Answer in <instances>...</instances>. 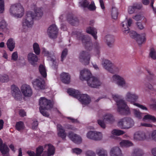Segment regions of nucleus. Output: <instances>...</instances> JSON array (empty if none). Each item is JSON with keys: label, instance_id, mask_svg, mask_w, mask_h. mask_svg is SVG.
I'll return each mask as SVG.
<instances>
[{"label": "nucleus", "instance_id": "nucleus-4", "mask_svg": "<svg viewBox=\"0 0 156 156\" xmlns=\"http://www.w3.org/2000/svg\"><path fill=\"white\" fill-rule=\"evenodd\" d=\"M23 9L19 3L12 5L10 9L11 14L18 17H22L23 15Z\"/></svg>", "mask_w": 156, "mask_h": 156}, {"label": "nucleus", "instance_id": "nucleus-63", "mask_svg": "<svg viewBox=\"0 0 156 156\" xmlns=\"http://www.w3.org/2000/svg\"><path fill=\"white\" fill-rule=\"evenodd\" d=\"M88 9L91 10H94L96 9V7L94 2H91L90 5H89L87 7Z\"/></svg>", "mask_w": 156, "mask_h": 156}, {"label": "nucleus", "instance_id": "nucleus-45", "mask_svg": "<svg viewBox=\"0 0 156 156\" xmlns=\"http://www.w3.org/2000/svg\"><path fill=\"white\" fill-rule=\"evenodd\" d=\"M111 14L112 17L113 19L116 20L117 19L118 12L117 9L115 7H112Z\"/></svg>", "mask_w": 156, "mask_h": 156}, {"label": "nucleus", "instance_id": "nucleus-24", "mask_svg": "<svg viewBox=\"0 0 156 156\" xmlns=\"http://www.w3.org/2000/svg\"><path fill=\"white\" fill-rule=\"evenodd\" d=\"M105 42L107 45L110 48H112L113 46L115 40L113 36L110 35H106L105 38Z\"/></svg>", "mask_w": 156, "mask_h": 156}, {"label": "nucleus", "instance_id": "nucleus-51", "mask_svg": "<svg viewBox=\"0 0 156 156\" xmlns=\"http://www.w3.org/2000/svg\"><path fill=\"white\" fill-rule=\"evenodd\" d=\"M44 150L43 147L42 146H40L36 149V156H41V154Z\"/></svg>", "mask_w": 156, "mask_h": 156}, {"label": "nucleus", "instance_id": "nucleus-30", "mask_svg": "<svg viewBox=\"0 0 156 156\" xmlns=\"http://www.w3.org/2000/svg\"><path fill=\"white\" fill-rule=\"evenodd\" d=\"M57 127L58 136L61 137L62 139H65L66 136V134L65 132V130L63 128L62 126L60 124H58Z\"/></svg>", "mask_w": 156, "mask_h": 156}, {"label": "nucleus", "instance_id": "nucleus-10", "mask_svg": "<svg viewBox=\"0 0 156 156\" xmlns=\"http://www.w3.org/2000/svg\"><path fill=\"white\" fill-rule=\"evenodd\" d=\"M79 58L81 62L85 65H87L89 63L90 55L88 52L83 51L80 53Z\"/></svg>", "mask_w": 156, "mask_h": 156}, {"label": "nucleus", "instance_id": "nucleus-49", "mask_svg": "<svg viewBox=\"0 0 156 156\" xmlns=\"http://www.w3.org/2000/svg\"><path fill=\"white\" fill-rule=\"evenodd\" d=\"M149 56L153 59H156V51L153 48L151 49Z\"/></svg>", "mask_w": 156, "mask_h": 156}, {"label": "nucleus", "instance_id": "nucleus-56", "mask_svg": "<svg viewBox=\"0 0 156 156\" xmlns=\"http://www.w3.org/2000/svg\"><path fill=\"white\" fill-rule=\"evenodd\" d=\"M68 51L67 49H65L62 51L61 55V61H63L64 58H65L67 54Z\"/></svg>", "mask_w": 156, "mask_h": 156}, {"label": "nucleus", "instance_id": "nucleus-37", "mask_svg": "<svg viewBox=\"0 0 156 156\" xmlns=\"http://www.w3.org/2000/svg\"><path fill=\"white\" fill-rule=\"evenodd\" d=\"M96 153L98 156H108L107 151L103 148L97 149Z\"/></svg>", "mask_w": 156, "mask_h": 156}, {"label": "nucleus", "instance_id": "nucleus-22", "mask_svg": "<svg viewBox=\"0 0 156 156\" xmlns=\"http://www.w3.org/2000/svg\"><path fill=\"white\" fill-rule=\"evenodd\" d=\"M0 151L3 156H10L9 154V149L7 146L5 144H3V141L0 138Z\"/></svg>", "mask_w": 156, "mask_h": 156}, {"label": "nucleus", "instance_id": "nucleus-57", "mask_svg": "<svg viewBox=\"0 0 156 156\" xmlns=\"http://www.w3.org/2000/svg\"><path fill=\"white\" fill-rule=\"evenodd\" d=\"M4 10V0H0V13H2Z\"/></svg>", "mask_w": 156, "mask_h": 156}, {"label": "nucleus", "instance_id": "nucleus-2", "mask_svg": "<svg viewBox=\"0 0 156 156\" xmlns=\"http://www.w3.org/2000/svg\"><path fill=\"white\" fill-rule=\"evenodd\" d=\"M40 107L39 110L41 113L44 116L48 117L49 114L44 110H49L53 107V103L50 100L44 97L41 98L39 101Z\"/></svg>", "mask_w": 156, "mask_h": 156}, {"label": "nucleus", "instance_id": "nucleus-25", "mask_svg": "<svg viewBox=\"0 0 156 156\" xmlns=\"http://www.w3.org/2000/svg\"><path fill=\"white\" fill-rule=\"evenodd\" d=\"M110 154V156H122L121 150L119 147H116L111 148Z\"/></svg>", "mask_w": 156, "mask_h": 156}, {"label": "nucleus", "instance_id": "nucleus-18", "mask_svg": "<svg viewBox=\"0 0 156 156\" xmlns=\"http://www.w3.org/2000/svg\"><path fill=\"white\" fill-rule=\"evenodd\" d=\"M34 87L40 89H44L45 87V82L42 79H36L33 83Z\"/></svg>", "mask_w": 156, "mask_h": 156}, {"label": "nucleus", "instance_id": "nucleus-8", "mask_svg": "<svg viewBox=\"0 0 156 156\" xmlns=\"http://www.w3.org/2000/svg\"><path fill=\"white\" fill-rule=\"evenodd\" d=\"M112 80L116 82L119 86L124 87H128L129 84L127 83L124 79L121 76L117 75H114L112 77Z\"/></svg>", "mask_w": 156, "mask_h": 156}, {"label": "nucleus", "instance_id": "nucleus-26", "mask_svg": "<svg viewBox=\"0 0 156 156\" xmlns=\"http://www.w3.org/2000/svg\"><path fill=\"white\" fill-rule=\"evenodd\" d=\"M28 60L31 65L34 66L38 61L37 56L33 53H30L28 55Z\"/></svg>", "mask_w": 156, "mask_h": 156}, {"label": "nucleus", "instance_id": "nucleus-6", "mask_svg": "<svg viewBox=\"0 0 156 156\" xmlns=\"http://www.w3.org/2000/svg\"><path fill=\"white\" fill-rule=\"evenodd\" d=\"M32 12L31 11L27 12L25 18L23 20L22 25L23 27H31L33 25V19L34 18Z\"/></svg>", "mask_w": 156, "mask_h": 156}, {"label": "nucleus", "instance_id": "nucleus-21", "mask_svg": "<svg viewBox=\"0 0 156 156\" xmlns=\"http://www.w3.org/2000/svg\"><path fill=\"white\" fill-rule=\"evenodd\" d=\"M78 99L83 105H88L91 101L90 98L87 94H80L79 98Z\"/></svg>", "mask_w": 156, "mask_h": 156}, {"label": "nucleus", "instance_id": "nucleus-41", "mask_svg": "<svg viewBox=\"0 0 156 156\" xmlns=\"http://www.w3.org/2000/svg\"><path fill=\"white\" fill-rule=\"evenodd\" d=\"M94 49L97 54H99L100 52L101 46L98 41L96 40L94 43Z\"/></svg>", "mask_w": 156, "mask_h": 156}, {"label": "nucleus", "instance_id": "nucleus-55", "mask_svg": "<svg viewBox=\"0 0 156 156\" xmlns=\"http://www.w3.org/2000/svg\"><path fill=\"white\" fill-rule=\"evenodd\" d=\"M105 122L103 119H99L98 120V123L101 127L105 129L106 127V125L105 123Z\"/></svg>", "mask_w": 156, "mask_h": 156}, {"label": "nucleus", "instance_id": "nucleus-16", "mask_svg": "<svg viewBox=\"0 0 156 156\" xmlns=\"http://www.w3.org/2000/svg\"><path fill=\"white\" fill-rule=\"evenodd\" d=\"M68 136L71 140L76 144H80L82 142L81 137L72 132H69Z\"/></svg>", "mask_w": 156, "mask_h": 156}, {"label": "nucleus", "instance_id": "nucleus-13", "mask_svg": "<svg viewBox=\"0 0 156 156\" xmlns=\"http://www.w3.org/2000/svg\"><path fill=\"white\" fill-rule=\"evenodd\" d=\"M147 132L143 131H138L136 132L134 135V138L137 140H143L146 139L148 136Z\"/></svg>", "mask_w": 156, "mask_h": 156}, {"label": "nucleus", "instance_id": "nucleus-46", "mask_svg": "<svg viewBox=\"0 0 156 156\" xmlns=\"http://www.w3.org/2000/svg\"><path fill=\"white\" fill-rule=\"evenodd\" d=\"M133 154L135 156H142L144 153L141 150L136 148L134 150Z\"/></svg>", "mask_w": 156, "mask_h": 156}, {"label": "nucleus", "instance_id": "nucleus-44", "mask_svg": "<svg viewBox=\"0 0 156 156\" xmlns=\"http://www.w3.org/2000/svg\"><path fill=\"white\" fill-rule=\"evenodd\" d=\"M33 49L34 52L37 55H38L40 53V49L39 45L37 43H35L33 45Z\"/></svg>", "mask_w": 156, "mask_h": 156}, {"label": "nucleus", "instance_id": "nucleus-42", "mask_svg": "<svg viewBox=\"0 0 156 156\" xmlns=\"http://www.w3.org/2000/svg\"><path fill=\"white\" fill-rule=\"evenodd\" d=\"M39 69L41 75L44 77L47 76V73L46 69L42 65H41L39 67Z\"/></svg>", "mask_w": 156, "mask_h": 156}, {"label": "nucleus", "instance_id": "nucleus-15", "mask_svg": "<svg viewBox=\"0 0 156 156\" xmlns=\"http://www.w3.org/2000/svg\"><path fill=\"white\" fill-rule=\"evenodd\" d=\"M21 91L25 97H30L32 94L33 92L31 87L27 84H24L22 86Z\"/></svg>", "mask_w": 156, "mask_h": 156}, {"label": "nucleus", "instance_id": "nucleus-12", "mask_svg": "<svg viewBox=\"0 0 156 156\" xmlns=\"http://www.w3.org/2000/svg\"><path fill=\"white\" fill-rule=\"evenodd\" d=\"M12 94L15 99L18 101H20L22 98V95L19 88L15 85L11 87Z\"/></svg>", "mask_w": 156, "mask_h": 156}, {"label": "nucleus", "instance_id": "nucleus-34", "mask_svg": "<svg viewBox=\"0 0 156 156\" xmlns=\"http://www.w3.org/2000/svg\"><path fill=\"white\" fill-rule=\"evenodd\" d=\"M67 92L70 95L78 98L80 94V92L78 90L72 88H69L67 90Z\"/></svg>", "mask_w": 156, "mask_h": 156}, {"label": "nucleus", "instance_id": "nucleus-17", "mask_svg": "<svg viewBox=\"0 0 156 156\" xmlns=\"http://www.w3.org/2000/svg\"><path fill=\"white\" fill-rule=\"evenodd\" d=\"M132 20L131 19H129L123 22L122 23V26L123 28L122 32L123 34H127L129 33V27H130L132 23Z\"/></svg>", "mask_w": 156, "mask_h": 156}, {"label": "nucleus", "instance_id": "nucleus-52", "mask_svg": "<svg viewBox=\"0 0 156 156\" xmlns=\"http://www.w3.org/2000/svg\"><path fill=\"white\" fill-rule=\"evenodd\" d=\"M7 24L4 20H2L0 22V29L2 30L3 31L6 29Z\"/></svg>", "mask_w": 156, "mask_h": 156}, {"label": "nucleus", "instance_id": "nucleus-9", "mask_svg": "<svg viewBox=\"0 0 156 156\" xmlns=\"http://www.w3.org/2000/svg\"><path fill=\"white\" fill-rule=\"evenodd\" d=\"M87 136L88 139L96 141L101 140L102 138V135L101 133L92 131L88 132Z\"/></svg>", "mask_w": 156, "mask_h": 156}, {"label": "nucleus", "instance_id": "nucleus-32", "mask_svg": "<svg viewBox=\"0 0 156 156\" xmlns=\"http://www.w3.org/2000/svg\"><path fill=\"white\" fill-rule=\"evenodd\" d=\"M67 20L70 24L73 25L77 24L79 22L78 18L73 15H70L68 16Z\"/></svg>", "mask_w": 156, "mask_h": 156}, {"label": "nucleus", "instance_id": "nucleus-50", "mask_svg": "<svg viewBox=\"0 0 156 156\" xmlns=\"http://www.w3.org/2000/svg\"><path fill=\"white\" fill-rule=\"evenodd\" d=\"M16 126V129L19 131L23 129L24 128L23 123L21 121L17 122Z\"/></svg>", "mask_w": 156, "mask_h": 156}, {"label": "nucleus", "instance_id": "nucleus-7", "mask_svg": "<svg viewBox=\"0 0 156 156\" xmlns=\"http://www.w3.org/2000/svg\"><path fill=\"white\" fill-rule=\"evenodd\" d=\"M87 81L88 85L92 88H98L101 84V82L98 78L92 76Z\"/></svg>", "mask_w": 156, "mask_h": 156}, {"label": "nucleus", "instance_id": "nucleus-31", "mask_svg": "<svg viewBox=\"0 0 156 156\" xmlns=\"http://www.w3.org/2000/svg\"><path fill=\"white\" fill-rule=\"evenodd\" d=\"M61 78L63 83L69 84L70 81V76L69 73H63L61 74Z\"/></svg>", "mask_w": 156, "mask_h": 156}, {"label": "nucleus", "instance_id": "nucleus-19", "mask_svg": "<svg viewBox=\"0 0 156 156\" xmlns=\"http://www.w3.org/2000/svg\"><path fill=\"white\" fill-rule=\"evenodd\" d=\"M43 54L48 57V60H50L52 63L53 65L52 67L55 69H57L58 66V63L56 62L55 58L51 57L50 56L51 55V53L49 52L48 51L44 49L43 51Z\"/></svg>", "mask_w": 156, "mask_h": 156}, {"label": "nucleus", "instance_id": "nucleus-59", "mask_svg": "<svg viewBox=\"0 0 156 156\" xmlns=\"http://www.w3.org/2000/svg\"><path fill=\"white\" fill-rule=\"evenodd\" d=\"M73 152L77 154H80L82 152V150L78 148H75L72 149Z\"/></svg>", "mask_w": 156, "mask_h": 156}, {"label": "nucleus", "instance_id": "nucleus-53", "mask_svg": "<svg viewBox=\"0 0 156 156\" xmlns=\"http://www.w3.org/2000/svg\"><path fill=\"white\" fill-rule=\"evenodd\" d=\"M80 6L84 8L87 7L89 4V2L87 0H83L79 2Z\"/></svg>", "mask_w": 156, "mask_h": 156}, {"label": "nucleus", "instance_id": "nucleus-43", "mask_svg": "<svg viewBox=\"0 0 156 156\" xmlns=\"http://www.w3.org/2000/svg\"><path fill=\"white\" fill-rule=\"evenodd\" d=\"M9 81V76L6 74H0V82L2 83L7 82Z\"/></svg>", "mask_w": 156, "mask_h": 156}, {"label": "nucleus", "instance_id": "nucleus-1", "mask_svg": "<svg viewBox=\"0 0 156 156\" xmlns=\"http://www.w3.org/2000/svg\"><path fill=\"white\" fill-rule=\"evenodd\" d=\"M113 99L116 102L118 108L117 111L121 115L130 114V111L125 101L121 99L120 96L118 95H112Z\"/></svg>", "mask_w": 156, "mask_h": 156}, {"label": "nucleus", "instance_id": "nucleus-14", "mask_svg": "<svg viewBox=\"0 0 156 156\" xmlns=\"http://www.w3.org/2000/svg\"><path fill=\"white\" fill-rule=\"evenodd\" d=\"M138 96L136 94L130 92H128L126 95V100L134 105V104L136 103L135 102L138 100Z\"/></svg>", "mask_w": 156, "mask_h": 156}, {"label": "nucleus", "instance_id": "nucleus-27", "mask_svg": "<svg viewBox=\"0 0 156 156\" xmlns=\"http://www.w3.org/2000/svg\"><path fill=\"white\" fill-rule=\"evenodd\" d=\"M102 65L104 68L109 72L112 71V69L113 64L109 60H104L102 62Z\"/></svg>", "mask_w": 156, "mask_h": 156}, {"label": "nucleus", "instance_id": "nucleus-62", "mask_svg": "<svg viewBox=\"0 0 156 156\" xmlns=\"http://www.w3.org/2000/svg\"><path fill=\"white\" fill-rule=\"evenodd\" d=\"M139 34H138L136 33L135 31H131L129 33L130 36L132 38H133L134 39H135L137 35H138Z\"/></svg>", "mask_w": 156, "mask_h": 156}, {"label": "nucleus", "instance_id": "nucleus-58", "mask_svg": "<svg viewBox=\"0 0 156 156\" xmlns=\"http://www.w3.org/2000/svg\"><path fill=\"white\" fill-rule=\"evenodd\" d=\"M86 156H96V154L92 151L88 150L85 152Z\"/></svg>", "mask_w": 156, "mask_h": 156}, {"label": "nucleus", "instance_id": "nucleus-36", "mask_svg": "<svg viewBox=\"0 0 156 156\" xmlns=\"http://www.w3.org/2000/svg\"><path fill=\"white\" fill-rule=\"evenodd\" d=\"M104 120L106 123H112L115 121V119L113 115L110 114L106 115L104 117Z\"/></svg>", "mask_w": 156, "mask_h": 156}, {"label": "nucleus", "instance_id": "nucleus-47", "mask_svg": "<svg viewBox=\"0 0 156 156\" xmlns=\"http://www.w3.org/2000/svg\"><path fill=\"white\" fill-rule=\"evenodd\" d=\"M133 113L135 117L138 119H141L143 116V114L141 113L140 111L136 109H134L133 110Z\"/></svg>", "mask_w": 156, "mask_h": 156}, {"label": "nucleus", "instance_id": "nucleus-40", "mask_svg": "<svg viewBox=\"0 0 156 156\" xmlns=\"http://www.w3.org/2000/svg\"><path fill=\"white\" fill-rule=\"evenodd\" d=\"M144 121L151 120L154 122H156V118L154 116L149 114H147L145 115L143 118Z\"/></svg>", "mask_w": 156, "mask_h": 156}, {"label": "nucleus", "instance_id": "nucleus-48", "mask_svg": "<svg viewBox=\"0 0 156 156\" xmlns=\"http://www.w3.org/2000/svg\"><path fill=\"white\" fill-rule=\"evenodd\" d=\"M125 132L121 130L114 129L112 131V133L113 135L119 136L124 134Z\"/></svg>", "mask_w": 156, "mask_h": 156}, {"label": "nucleus", "instance_id": "nucleus-64", "mask_svg": "<svg viewBox=\"0 0 156 156\" xmlns=\"http://www.w3.org/2000/svg\"><path fill=\"white\" fill-rule=\"evenodd\" d=\"M18 56L17 52L16 51L13 52L12 55V59L14 61H16L18 58Z\"/></svg>", "mask_w": 156, "mask_h": 156}, {"label": "nucleus", "instance_id": "nucleus-38", "mask_svg": "<svg viewBox=\"0 0 156 156\" xmlns=\"http://www.w3.org/2000/svg\"><path fill=\"white\" fill-rule=\"evenodd\" d=\"M120 146L122 147H128L133 145L131 141L126 140H122L119 143Z\"/></svg>", "mask_w": 156, "mask_h": 156}, {"label": "nucleus", "instance_id": "nucleus-54", "mask_svg": "<svg viewBox=\"0 0 156 156\" xmlns=\"http://www.w3.org/2000/svg\"><path fill=\"white\" fill-rule=\"evenodd\" d=\"M147 71L149 75L147 78L148 80H152L155 79L156 76L151 72L148 70H147Z\"/></svg>", "mask_w": 156, "mask_h": 156}, {"label": "nucleus", "instance_id": "nucleus-29", "mask_svg": "<svg viewBox=\"0 0 156 156\" xmlns=\"http://www.w3.org/2000/svg\"><path fill=\"white\" fill-rule=\"evenodd\" d=\"M86 31L87 33L91 34L95 40H97L98 38L97 35V32L95 28L91 27H89L86 28Z\"/></svg>", "mask_w": 156, "mask_h": 156}, {"label": "nucleus", "instance_id": "nucleus-28", "mask_svg": "<svg viewBox=\"0 0 156 156\" xmlns=\"http://www.w3.org/2000/svg\"><path fill=\"white\" fill-rule=\"evenodd\" d=\"M142 7V5L140 4L135 3L133 5L129 7L128 9V13L130 14L134 13L136 9L140 10Z\"/></svg>", "mask_w": 156, "mask_h": 156}, {"label": "nucleus", "instance_id": "nucleus-35", "mask_svg": "<svg viewBox=\"0 0 156 156\" xmlns=\"http://www.w3.org/2000/svg\"><path fill=\"white\" fill-rule=\"evenodd\" d=\"M7 47L10 51H13L15 47V42L12 38H9L6 43Z\"/></svg>", "mask_w": 156, "mask_h": 156}, {"label": "nucleus", "instance_id": "nucleus-5", "mask_svg": "<svg viewBox=\"0 0 156 156\" xmlns=\"http://www.w3.org/2000/svg\"><path fill=\"white\" fill-rule=\"evenodd\" d=\"M78 37L81 40L84 45L85 48L87 50H91L92 49V42L91 38L88 35H84L83 34L80 33Z\"/></svg>", "mask_w": 156, "mask_h": 156}, {"label": "nucleus", "instance_id": "nucleus-11", "mask_svg": "<svg viewBox=\"0 0 156 156\" xmlns=\"http://www.w3.org/2000/svg\"><path fill=\"white\" fill-rule=\"evenodd\" d=\"M58 30L56 25L53 24L51 25L48 28L47 34L51 38H55L57 37Z\"/></svg>", "mask_w": 156, "mask_h": 156}, {"label": "nucleus", "instance_id": "nucleus-61", "mask_svg": "<svg viewBox=\"0 0 156 156\" xmlns=\"http://www.w3.org/2000/svg\"><path fill=\"white\" fill-rule=\"evenodd\" d=\"M112 69V72H110V73H115L119 71L120 69V68H119V67L115 66L114 64L113 66Z\"/></svg>", "mask_w": 156, "mask_h": 156}, {"label": "nucleus", "instance_id": "nucleus-3", "mask_svg": "<svg viewBox=\"0 0 156 156\" xmlns=\"http://www.w3.org/2000/svg\"><path fill=\"white\" fill-rule=\"evenodd\" d=\"M134 124L133 119L130 117H124L120 119L118 123V126L122 129H128Z\"/></svg>", "mask_w": 156, "mask_h": 156}, {"label": "nucleus", "instance_id": "nucleus-39", "mask_svg": "<svg viewBox=\"0 0 156 156\" xmlns=\"http://www.w3.org/2000/svg\"><path fill=\"white\" fill-rule=\"evenodd\" d=\"M43 15V12L40 8H36L35 9V14L33 15L34 16V18L36 19H40Z\"/></svg>", "mask_w": 156, "mask_h": 156}, {"label": "nucleus", "instance_id": "nucleus-60", "mask_svg": "<svg viewBox=\"0 0 156 156\" xmlns=\"http://www.w3.org/2000/svg\"><path fill=\"white\" fill-rule=\"evenodd\" d=\"M143 16L140 14H137L135 16H133L132 18L136 21L140 20L142 19Z\"/></svg>", "mask_w": 156, "mask_h": 156}, {"label": "nucleus", "instance_id": "nucleus-23", "mask_svg": "<svg viewBox=\"0 0 156 156\" xmlns=\"http://www.w3.org/2000/svg\"><path fill=\"white\" fill-rule=\"evenodd\" d=\"M44 147L48 148V152L44 151L42 156H50L54 154L55 149L53 146L51 144H46L44 146Z\"/></svg>", "mask_w": 156, "mask_h": 156}, {"label": "nucleus", "instance_id": "nucleus-20", "mask_svg": "<svg viewBox=\"0 0 156 156\" xmlns=\"http://www.w3.org/2000/svg\"><path fill=\"white\" fill-rule=\"evenodd\" d=\"M92 76L90 71L87 69H84L80 72V78L81 80H87Z\"/></svg>", "mask_w": 156, "mask_h": 156}, {"label": "nucleus", "instance_id": "nucleus-33", "mask_svg": "<svg viewBox=\"0 0 156 156\" xmlns=\"http://www.w3.org/2000/svg\"><path fill=\"white\" fill-rule=\"evenodd\" d=\"M135 40L139 45H141L145 41V33H143L141 34H139L137 35Z\"/></svg>", "mask_w": 156, "mask_h": 156}]
</instances>
